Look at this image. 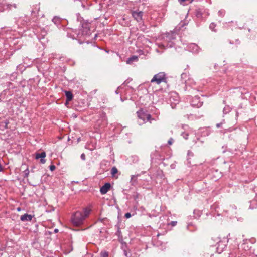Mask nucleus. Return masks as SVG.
<instances>
[{
  "mask_svg": "<svg viewBox=\"0 0 257 257\" xmlns=\"http://www.w3.org/2000/svg\"><path fill=\"white\" fill-rule=\"evenodd\" d=\"M189 49L194 53H197L199 51V47L195 44H191L189 46Z\"/></svg>",
  "mask_w": 257,
  "mask_h": 257,
  "instance_id": "obj_14",
  "label": "nucleus"
},
{
  "mask_svg": "<svg viewBox=\"0 0 257 257\" xmlns=\"http://www.w3.org/2000/svg\"><path fill=\"white\" fill-rule=\"evenodd\" d=\"M159 47H162V48H165V44H159Z\"/></svg>",
  "mask_w": 257,
  "mask_h": 257,
  "instance_id": "obj_34",
  "label": "nucleus"
},
{
  "mask_svg": "<svg viewBox=\"0 0 257 257\" xmlns=\"http://www.w3.org/2000/svg\"><path fill=\"white\" fill-rule=\"evenodd\" d=\"M42 32L43 33V34H44V33H46L45 31H42Z\"/></svg>",
  "mask_w": 257,
  "mask_h": 257,
  "instance_id": "obj_42",
  "label": "nucleus"
},
{
  "mask_svg": "<svg viewBox=\"0 0 257 257\" xmlns=\"http://www.w3.org/2000/svg\"><path fill=\"white\" fill-rule=\"evenodd\" d=\"M251 245L250 240H243V243H242V257H249L250 256L252 253ZM252 257H254V256L252 255Z\"/></svg>",
  "mask_w": 257,
  "mask_h": 257,
  "instance_id": "obj_2",
  "label": "nucleus"
},
{
  "mask_svg": "<svg viewBox=\"0 0 257 257\" xmlns=\"http://www.w3.org/2000/svg\"><path fill=\"white\" fill-rule=\"evenodd\" d=\"M46 157V153L45 152H42L40 153H36V159H38L41 158L40 162L42 164H44L46 162V160L45 159V157Z\"/></svg>",
  "mask_w": 257,
  "mask_h": 257,
  "instance_id": "obj_11",
  "label": "nucleus"
},
{
  "mask_svg": "<svg viewBox=\"0 0 257 257\" xmlns=\"http://www.w3.org/2000/svg\"><path fill=\"white\" fill-rule=\"evenodd\" d=\"M131 213H126L125 214V217L126 218H128L130 217H131Z\"/></svg>",
  "mask_w": 257,
  "mask_h": 257,
  "instance_id": "obj_32",
  "label": "nucleus"
},
{
  "mask_svg": "<svg viewBox=\"0 0 257 257\" xmlns=\"http://www.w3.org/2000/svg\"><path fill=\"white\" fill-rule=\"evenodd\" d=\"M250 205L249 209H253L257 207V201L256 200H253L249 202Z\"/></svg>",
  "mask_w": 257,
  "mask_h": 257,
  "instance_id": "obj_19",
  "label": "nucleus"
},
{
  "mask_svg": "<svg viewBox=\"0 0 257 257\" xmlns=\"http://www.w3.org/2000/svg\"><path fill=\"white\" fill-rule=\"evenodd\" d=\"M18 210H19H19H20V208H18Z\"/></svg>",
  "mask_w": 257,
  "mask_h": 257,
  "instance_id": "obj_44",
  "label": "nucleus"
},
{
  "mask_svg": "<svg viewBox=\"0 0 257 257\" xmlns=\"http://www.w3.org/2000/svg\"><path fill=\"white\" fill-rule=\"evenodd\" d=\"M3 170V167L2 165L0 164V172H1Z\"/></svg>",
  "mask_w": 257,
  "mask_h": 257,
  "instance_id": "obj_39",
  "label": "nucleus"
},
{
  "mask_svg": "<svg viewBox=\"0 0 257 257\" xmlns=\"http://www.w3.org/2000/svg\"><path fill=\"white\" fill-rule=\"evenodd\" d=\"M91 212V209L88 207L83 209V212L76 211L71 217V222L76 226L82 225L85 220L89 216Z\"/></svg>",
  "mask_w": 257,
  "mask_h": 257,
  "instance_id": "obj_1",
  "label": "nucleus"
},
{
  "mask_svg": "<svg viewBox=\"0 0 257 257\" xmlns=\"http://www.w3.org/2000/svg\"><path fill=\"white\" fill-rule=\"evenodd\" d=\"M65 95L67 98V101H70L72 100L73 95L71 91H66Z\"/></svg>",
  "mask_w": 257,
  "mask_h": 257,
  "instance_id": "obj_18",
  "label": "nucleus"
},
{
  "mask_svg": "<svg viewBox=\"0 0 257 257\" xmlns=\"http://www.w3.org/2000/svg\"><path fill=\"white\" fill-rule=\"evenodd\" d=\"M138 117L142 119L144 121L146 119L147 121H149L151 118V115L149 114H142L141 115L138 114Z\"/></svg>",
  "mask_w": 257,
  "mask_h": 257,
  "instance_id": "obj_15",
  "label": "nucleus"
},
{
  "mask_svg": "<svg viewBox=\"0 0 257 257\" xmlns=\"http://www.w3.org/2000/svg\"><path fill=\"white\" fill-rule=\"evenodd\" d=\"M166 41L171 42L172 40L175 39V34L174 32H170L165 34V37H164Z\"/></svg>",
  "mask_w": 257,
  "mask_h": 257,
  "instance_id": "obj_10",
  "label": "nucleus"
},
{
  "mask_svg": "<svg viewBox=\"0 0 257 257\" xmlns=\"http://www.w3.org/2000/svg\"><path fill=\"white\" fill-rule=\"evenodd\" d=\"M52 21L54 22V24L58 25L60 23V19L58 17H54L52 19Z\"/></svg>",
  "mask_w": 257,
  "mask_h": 257,
  "instance_id": "obj_23",
  "label": "nucleus"
},
{
  "mask_svg": "<svg viewBox=\"0 0 257 257\" xmlns=\"http://www.w3.org/2000/svg\"><path fill=\"white\" fill-rule=\"evenodd\" d=\"M188 77L187 74L183 73L181 74V79H184Z\"/></svg>",
  "mask_w": 257,
  "mask_h": 257,
  "instance_id": "obj_31",
  "label": "nucleus"
},
{
  "mask_svg": "<svg viewBox=\"0 0 257 257\" xmlns=\"http://www.w3.org/2000/svg\"><path fill=\"white\" fill-rule=\"evenodd\" d=\"M0 4L3 5L4 10L11 9L12 7L16 9L17 7L16 4H8L5 0H0Z\"/></svg>",
  "mask_w": 257,
  "mask_h": 257,
  "instance_id": "obj_8",
  "label": "nucleus"
},
{
  "mask_svg": "<svg viewBox=\"0 0 257 257\" xmlns=\"http://www.w3.org/2000/svg\"><path fill=\"white\" fill-rule=\"evenodd\" d=\"M118 173V170L116 167H113L111 170V174L113 177H115V174Z\"/></svg>",
  "mask_w": 257,
  "mask_h": 257,
  "instance_id": "obj_21",
  "label": "nucleus"
},
{
  "mask_svg": "<svg viewBox=\"0 0 257 257\" xmlns=\"http://www.w3.org/2000/svg\"><path fill=\"white\" fill-rule=\"evenodd\" d=\"M55 169H56V167H55V165H51L50 166V170L51 171H53L54 170H55Z\"/></svg>",
  "mask_w": 257,
  "mask_h": 257,
  "instance_id": "obj_30",
  "label": "nucleus"
},
{
  "mask_svg": "<svg viewBox=\"0 0 257 257\" xmlns=\"http://www.w3.org/2000/svg\"><path fill=\"white\" fill-rule=\"evenodd\" d=\"M81 158L82 160H85V155L84 153L82 154L81 155Z\"/></svg>",
  "mask_w": 257,
  "mask_h": 257,
  "instance_id": "obj_33",
  "label": "nucleus"
},
{
  "mask_svg": "<svg viewBox=\"0 0 257 257\" xmlns=\"http://www.w3.org/2000/svg\"><path fill=\"white\" fill-rule=\"evenodd\" d=\"M54 231L55 233H57L58 232V229H55Z\"/></svg>",
  "mask_w": 257,
  "mask_h": 257,
  "instance_id": "obj_40",
  "label": "nucleus"
},
{
  "mask_svg": "<svg viewBox=\"0 0 257 257\" xmlns=\"http://www.w3.org/2000/svg\"><path fill=\"white\" fill-rule=\"evenodd\" d=\"M191 104L193 107L199 108L203 105V102L201 101L198 96H195L192 99Z\"/></svg>",
  "mask_w": 257,
  "mask_h": 257,
  "instance_id": "obj_6",
  "label": "nucleus"
},
{
  "mask_svg": "<svg viewBox=\"0 0 257 257\" xmlns=\"http://www.w3.org/2000/svg\"><path fill=\"white\" fill-rule=\"evenodd\" d=\"M237 22L236 21H231V22H228V26L229 27H235L236 26H237Z\"/></svg>",
  "mask_w": 257,
  "mask_h": 257,
  "instance_id": "obj_26",
  "label": "nucleus"
},
{
  "mask_svg": "<svg viewBox=\"0 0 257 257\" xmlns=\"http://www.w3.org/2000/svg\"><path fill=\"white\" fill-rule=\"evenodd\" d=\"M174 142V140L173 138H171L168 141V144L169 145H171L173 144Z\"/></svg>",
  "mask_w": 257,
  "mask_h": 257,
  "instance_id": "obj_29",
  "label": "nucleus"
},
{
  "mask_svg": "<svg viewBox=\"0 0 257 257\" xmlns=\"http://www.w3.org/2000/svg\"><path fill=\"white\" fill-rule=\"evenodd\" d=\"M167 47H171L172 46V43H171L170 44L169 43L167 44V45L166 46Z\"/></svg>",
  "mask_w": 257,
  "mask_h": 257,
  "instance_id": "obj_37",
  "label": "nucleus"
},
{
  "mask_svg": "<svg viewBox=\"0 0 257 257\" xmlns=\"http://www.w3.org/2000/svg\"><path fill=\"white\" fill-rule=\"evenodd\" d=\"M111 188V184L109 183H106L103 185L100 189V192L101 194H105L110 190Z\"/></svg>",
  "mask_w": 257,
  "mask_h": 257,
  "instance_id": "obj_9",
  "label": "nucleus"
},
{
  "mask_svg": "<svg viewBox=\"0 0 257 257\" xmlns=\"http://www.w3.org/2000/svg\"><path fill=\"white\" fill-rule=\"evenodd\" d=\"M133 17L137 21L140 22L142 20L143 12L140 11H133L131 12Z\"/></svg>",
  "mask_w": 257,
  "mask_h": 257,
  "instance_id": "obj_7",
  "label": "nucleus"
},
{
  "mask_svg": "<svg viewBox=\"0 0 257 257\" xmlns=\"http://www.w3.org/2000/svg\"><path fill=\"white\" fill-rule=\"evenodd\" d=\"M182 136H183V137L185 139H188V133H183L182 134Z\"/></svg>",
  "mask_w": 257,
  "mask_h": 257,
  "instance_id": "obj_28",
  "label": "nucleus"
},
{
  "mask_svg": "<svg viewBox=\"0 0 257 257\" xmlns=\"http://www.w3.org/2000/svg\"><path fill=\"white\" fill-rule=\"evenodd\" d=\"M184 83L186 86L188 85L192 87L195 85V81L192 79L189 78L187 80H185Z\"/></svg>",
  "mask_w": 257,
  "mask_h": 257,
  "instance_id": "obj_16",
  "label": "nucleus"
},
{
  "mask_svg": "<svg viewBox=\"0 0 257 257\" xmlns=\"http://www.w3.org/2000/svg\"><path fill=\"white\" fill-rule=\"evenodd\" d=\"M42 32L43 33V34H44V33H46L45 31H42Z\"/></svg>",
  "mask_w": 257,
  "mask_h": 257,
  "instance_id": "obj_43",
  "label": "nucleus"
},
{
  "mask_svg": "<svg viewBox=\"0 0 257 257\" xmlns=\"http://www.w3.org/2000/svg\"><path fill=\"white\" fill-rule=\"evenodd\" d=\"M176 223H177V222H175V221L172 222V224L173 226L175 225L176 224Z\"/></svg>",
  "mask_w": 257,
  "mask_h": 257,
  "instance_id": "obj_38",
  "label": "nucleus"
},
{
  "mask_svg": "<svg viewBox=\"0 0 257 257\" xmlns=\"http://www.w3.org/2000/svg\"><path fill=\"white\" fill-rule=\"evenodd\" d=\"M218 14L220 17H223L225 14V11L224 10H220L218 11Z\"/></svg>",
  "mask_w": 257,
  "mask_h": 257,
  "instance_id": "obj_27",
  "label": "nucleus"
},
{
  "mask_svg": "<svg viewBox=\"0 0 257 257\" xmlns=\"http://www.w3.org/2000/svg\"><path fill=\"white\" fill-rule=\"evenodd\" d=\"M216 25L214 23H211L210 24L209 28L214 32H216V30L215 29Z\"/></svg>",
  "mask_w": 257,
  "mask_h": 257,
  "instance_id": "obj_24",
  "label": "nucleus"
},
{
  "mask_svg": "<svg viewBox=\"0 0 257 257\" xmlns=\"http://www.w3.org/2000/svg\"><path fill=\"white\" fill-rule=\"evenodd\" d=\"M100 257H108L109 253L107 251H102L100 253Z\"/></svg>",
  "mask_w": 257,
  "mask_h": 257,
  "instance_id": "obj_25",
  "label": "nucleus"
},
{
  "mask_svg": "<svg viewBox=\"0 0 257 257\" xmlns=\"http://www.w3.org/2000/svg\"><path fill=\"white\" fill-rule=\"evenodd\" d=\"M139 176V174H137L136 175H133L131 176V180L130 182L132 185H134L137 183V177Z\"/></svg>",
  "mask_w": 257,
  "mask_h": 257,
  "instance_id": "obj_20",
  "label": "nucleus"
},
{
  "mask_svg": "<svg viewBox=\"0 0 257 257\" xmlns=\"http://www.w3.org/2000/svg\"><path fill=\"white\" fill-rule=\"evenodd\" d=\"M33 216L31 215L25 214L21 216L20 219L22 221H31L32 219Z\"/></svg>",
  "mask_w": 257,
  "mask_h": 257,
  "instance_id": "obj_12",
  "label": "nucleus"
},
{
  "mask_svg": "<svg viewBox=\"0 0 257 257\" xmlns=\"http://www.w3.org/2000/svg\"><path fill=\"white\" fill-rule=\"evenodd\" d=\"M222 124V123H217V124H216V127H217V128H219V127H221V126Z\"/></svg>",
  "mask_w": 257,
  "mask_h": 257,
  "instance_id": "obj_36",
  "label": "nucleus"
},
{
  "mask_svg": "<svg viewBox=\"0 0 257 257\" xmlns=\"http://www.w3.org/2000/svg\"><path fill=\"white\" fill-rule=\"evenodd\" d=\"M231 110V108L229 106H226L224 107L223 112L224 114L228 113Z\"/></svg>",
  "mask_w": 257,
  "mask_h": 257,
  "instance_id": "obj_22",
  "label": "nucleus"
},
{
  "mask_svg": "<svg viewBox=\"0 0 257 257\" xmlns=\"http://www.w3.org/2000/svg\"><path fill=\"white\" fill-rule=\"evenodd\" d=\"M82 28L80 30L82 36H89L91 34L90 29V24L88 22H84L81 24Z\"/></svg>",
  "mask_w": 257,
  "mask_h": 257,
  "instance_id": "obj_4",
  "label": "nucleus"
},
{
  "mask_svg": "<svg viewBox=\"0 0 257 257\" xmlns=\"http://www.w3.org/2000/svg\"><path fill=\"white\" fill-rule=\"evenodd\" d=\"M167 77L164 72H159L155 74L153 78L151 80V83H156L160 84L161 82H166Z\"/></svg>",
  "mask_w": 257,
  "mask_h": 257,
  "instance_id": "obj_3",
  "label": "nucleus"
},
{
  "mask_svg": "<svg viewBox=\"0 0 257 257\" xmlns=\"http://www.w3.org/2000/svg\"><path fill=\"white\" fill-rule=\"evenodd\" d=\"M212 240L217 242L218 246L216 248L217 252L219 253H221L226 247V244L220 240V238L218 237H214L212 238Z\"/></svg>",
  "mask_w": 257,
  "mask_h": 257,
  "instance_id": "obj_5",
  "label": "nucleus"
},
{
  "mask_svg": "<svg viewBox=\"0 0 257 257\" xmlns=\"http://www.w3.org/2000/svg\"><path fill=\"white\" fill-rule=\"evenodd\" d=\"M138 58L136 56H132L128 58L126 61L127 64H131L134 61H137Z\"/></svg>",
  "mask_w": 257,
  "mask_h": 257,
  "instance_id": "obj_17",
  "label": "nucleus"
},
{
  "mask_svg": "<svg viewBox=\"0 0 257 257\" xmlns=\"http://www.w3.org/2000/svg\"><path fill=\"white\" fill-rule=\"evenodd\" d=\"M25 175L26 176H28L29 173V171L28 170V169H26L25 171Z\"/></svg>",
  "mask_w": 257,
  "mask_h": 257,
  "instance_id": "obj_35",
  "label": "nucleus"
},
{
  "mask_svg": "<svg viewBox=\"0 0 257 257\" xmlns=\"http://www.w3.org/2000/svg\"><path fill=\"white\" fill-rule=\"evenodd\" d=\"M229 257H241V254L239 248L233 250L229 255Z\"/></svg>",
  "mask_w": 257,
  "mask_h": 257,
  "instance_id": "obj_13",
  "label": "nucleus"
},
{
  "mask_svg": "<svg viewBox=\"0 0 257 257\" xmlns=\"http://www.w3.org/2000/svg\"><path fill=\"white\" fill-rule=\"evenodd\" d=\"M116 93V94H118V90H117L116 91H115Z\"/></svg>",
  "mask_w": 257,
  "mask_h": 257,
  "instance_id": "obj_41",
  "label": "nucleus"
}]
</instances>
